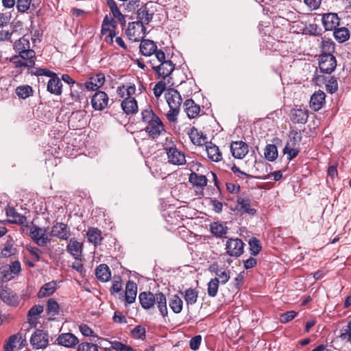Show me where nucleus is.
<instances>
[{
	"mask_svg": "<svg viewBox=\"0 0 351 351\" xmlns=\"http://www.w3.org/2000/svg\"><path fill=\"white\" fill-rule=\"evenodd\" d=\"M141 120L147 125L145 128V132L153 139L157 138L165 132L162 121L150 108L141 112Z\"/></svg>",
	"mask_w": 351,
	"mask_h": 351,
	"instance_id": "1",
	"label": "nucleus"
},
{
	"mask_svg": "<svg viewBox=\"0 0 351 351\" xmlns=\"http://www.w3.org/2000/svg\"><path fill=\"white\" fill-rule=\"evenodd\" d=\"M138 299L143 308L147 310L156 304L160 315L164 317L167 316V298L162 293L142 292L139 294Z\"/></svg>",
	"mask_w": 351,
	"mask_h": 351,
	"instance_id": "2",
	"label": "nucleus"
},
{
	"mask_svg": "<svg viewBox=\"0 0 351 351\" xmlns=\"http://www.w3.org/2000/svg\"><path fill=\"white\" fill-rule=\"evenodd\" d=\"M29 236L34 242L40 247H45L50 242L46 228L33 225L30 228Z\"/></svg>",
	"mask_w": 351,
	"mask_h": 351,
	"instance_id": "3",
	"label": "nucleus"
},
{
	"mask_svg": "<svg viewBox=\"0 0 351 351\" xmlns=\"http://www.w3.org/2000/svg\"><path fill=\"white\" fill-rule=\"evenodd\" d=\"M145 25L141 23L134 21L128 24L125 34L131 41L138 42L145 36Z\"/></svg>",
	"mask_w": 351,
	"mask_h": 351,
	"instance_id": "4",
	"label": "nucleus"
},
{
	"mask_svg": "<svg viewBox=\"0 0 351 351\" xmlns=\"http://www.w3.org/2000/svg\"><path fill=\"white\" fill-rule=\"evenodd\" d=\"M165 150L167 155L168 162L174 165H182L186 163V157L183 152L174 145H167Z\"/></svg>",
	"mask_w": 351,
	"mask_h": 351,
	"instance_id": "5",
	"label": "nucleus"
},
{
	"mask_svg": "<svg viewBox=\"0 0 351 351\" xmlns=\"http://www.w3.org/2000/svg\"><path fill=\"white\" fill-rule=\"evenodd\" d=\"M244 243L240 239H229L226 243L227 254L233 257H239L244 252Z\"/></svg>",
	"mask_w": 351,
	"mask_h": 351,
	"instance_id": "6",
	"label": "nucleus"
},
{
	"mask_svg": "<svg viewBox=\"0 0 351 351\" xmlns=\"http://www.w3.org/2000/svg\"><path fill=\"white\" fill-rule=\"evenodd\" d=\"M30 343L36 350L45 348L49 343L48 335L42 330H36L32 335Z\"/></svg>",
	"mask_w": 351,
	"mask_h": 351,
	"instance_id": "7",
	"label": "nucleus"
},
{
	"mask_svg": "<svg viewBox=\"0 0 351 351\" xmlns=\"http://www.w3.org/2000/svg\"><path fill=\"white\" fill-rule=\"evenodd\" d=\"M337 66V60L334 56L320 55L319 67L322 73L330 74Z\"/></svg>",
	"mask_w": 351,
	"mask_h": 351,
	"instance_id": "8",
	"label": "nucleus"
},
{
	"mask_svg": "<svg viewBox=\"0 0 351 351\" xmlns=\"http://www.w3.org/2000/svg\"><path fill=\"white\" fill-rule=\"evenodd\" d=\"M49 235L62 240H67L71 236L70 228L64 223L57 222L51 228Z\"/></svg>",
	"mask_w": 351,
	"mask_h": 351,
	"instance_id": "9",
	"label": "nucleus"
},
{
	"mask_svg": "<svg viewBox=\"0 0 351 351\" xmlns=\"http://www.w3.org/2000/svg\"><path fill=\"white\" fill-rule=\"evenodd\" d=\"M108 96L105 92L98 90L92 97V107L95 110H103L108 106Z\"/></svg>",
	"mask_w": 351,
	"mask_h": 351,
	"instance_id": "10",
	"label": "nucleus"
},
{
	"mask_svg": "<svg viewBox=\"0 0 351 351\" xmlns=\"http://www.w3.org/2000/svg\"><path fill=\"white\" fill-rule=\"evenodd\" d=\"M26 342L21 334L13 335L9 337L4 346V351H16L21 350L22 346Z\"/></svg>",
	"mask_w": 351,
	"mask_h": 351,
	"instance_id": "11",
	"label": "nucleus"
},
{
	"mask_svg": "<svg viewBox=\"0 0 351 351\" xmlns=\"http://www.w3.org/2000/svg\"><path fill=\"white\" fill-rule=\"evenodd\" d=\"M234 210L242 215H254L256 213V210L251 206L250 199L244 197H237V205Z\"/></svg>",
	"mask_w": 351,
	"mask_h": 351,
	"instance_id": "12",
	"label": "nucleus"
},
{
	"mask_svg": "<svg viewBox=\"0 0 351 351\" xmlns=\"http://www.w3.org/2000/svg\"><path fill=\"white\" fill-rule=\"evenodd\" d=\"M230 151L233 157L242 159L248 153V145L242 141H234L230 145Z\"/></svg>",
	"mask_w": 351,
	"mask_h": 351,
	"instance_id": "13",
	"label": "nucleus"
},
{
	"mask_svg": "<svg viewBox=\"0 0 351 351\" xmlns=\"http://www.w3.org/2000/svg\"><path fill=\"white\" fill-rule=\"evenodd\" d=\"M325 101V93L319 90L312 95L309 101V106L314 111H318L324 106Z\"/></svg>",
	"mask_w": 351,
	"mask_h": 351,
	"instance_id": "14",
	"label": "nucleus"
},
{
	"mask_svg": "<svg viewBox=\"0 0 351 351\" xmlns=\"http://www.w3.org/2000/svg\"><path fill=\"white\" fill-rule=\"evenodd\" d=\"M322 21L326 31L335 29L339 25V18L336 13H326L323 14Z\"/></svg>",
	"mask_w": 351,
	"mask_h": 351,
	"instance_id": "15",
	"label": "nucleus"
},
{
	"mask_svg": "<svg viewBox=\"0 0 351 351\" xmlns=\"http://www.w3.org/2000/svg\"><path fill=\"white\" fill-rule=\"evenodd\" d=\"M165 99L169 106L173 108H180L182 101L180 93L174 88H169L167 90Z\"/></svg>",
	"mask_w": 351,
	"mask_h": 351,
	"instance_id": "16",
	"label": "nucleus"
},
{
	"mask_svg": "<svg viewBox=\"0 0 351 351\" xmlns=\"http://www.w3.org/2000/svg\"><path fill=\"white\" fill-rule=\"evenodd\" d=\"M106 78L104 74L99 73L90 77L86 82L85 86L88 90H96L101 88L105 83Z\"/></svg>",
	"mask_w": 351,
	"mask_h": 351,
	"instance_id": "17",
	"label": "nucleus"
},
{
	"mask_svg": "<svg viewBox=\"0 0 351 351\" xmlns=\"http://www.w3.org/2000/svg\"><path fill=\"white\" fill-rule=\"evenodd\" d=\"M152 68L159 76L165 78L173 71L175 67L171 60H167L161 62L159 65L153 64Z\"/></svg>",
	"mask_w": 351,
	"mask_h": 351,
	"instance_id": "18",
	"label": "nucleus"
},
{
	"mask_svg": "<svg viewBox=\"0 0 351 351\" xmlns=\"http://www.w3.org/2000/svg\"><path fill=\"white\" fill-rule=\"evenodd\" d=\"M5 214L8 217L12 218L8 221L11 223L24 225L27 223L26 217L19 213L12 206L6 207Z\"/></svg>",
	"mask_w": 351,
	"mask_h": 351,
	"instance_id": "19",
	"label": "nucleus"
},
{
	"mask_svg": "<svg viewBox=\"0 0 351 351\" xmlns=\"http://www.w3.org/2000/svg\"><path fill=\"white\" fill-rule=\"evenodd\" d=\"M57 340L60 345L66 348H73L79 343L77 337L70 332L60 335Z\"/></svg>",
	"mask_w": 351,
	"mask_h": 351,
	"instance_id": "20",
	"label": "nucleus"
},
{
	"mask_svg": "<svg viewBox=\"0 0 351 351\" xmlns=\"http://www.w3.org/2000/svg\"><path fill=\"white\" fill-rule=\"evenodd\" d=\"M62 82L57 75L54 73L47 83V90L51 94L60 95L62 94Z\"/></svg>",
	"mask_w": 351,
	"mask_h": 351,
	"instance_id": "21",
	"label": "nucleus"
},
{
	"mask_svg": "<svg viewBox=\"0 0 351 351\" xmlns=\"http://www.w3.org/2000/svg\"><path fill=\"white\" fill-rule=\"evenodd\" d=\"M67 252L77 260H81L82 254V243L75 239H71L66 247Z\"/></svg>",
	"mask_w": 351,
	"mask_h": 351,
	"instance_id": "22",
	"label": "nucleus"
},
{
	"mask_svg": "<svg viewBox=\"0 0 351 351\" xmlns=\"http://www.w3.org/2000/svg\"><path fill=\"white\" fill-rule=\"evenodd\" d=\"M183 108L189 119L195 118L200 112L199 106L197 105L192 99H186L184 102Z\"/></svg>",
	"mask_w": 351,
	"mask_h": 351,
	"instance_id": "23",
	"label": "nucleus"
},
{
	"mask_svg": "<svg viewBox=\"0 0 351 351\" xmlns=\"http://www.w3.org/2000/svg\"><path fill=\"white\" fill-rule=\"evenodd\" d=\"M0 298L8 305L16 306L19 302V296L10 290L0 291Z\"/></svg>",
	"mask_w": 351,
	"mask_h": 351,
	"instance_id": "24",
	"label": "nucleus"
},
{
	"mask_svg": "<svg viewBox=\"0 0 351 351\" xmlns=\"http://www.w3.org/2000/svg\"><path fill=\"white\" fill-rule=\"evenodd\" d=\"M137 294L136 284L131 280H129L125 287V298L128 304H130L134 302Z\"/></svg>",
	"mask_w": 351,
	"mask_h": 351,
	"instance_id": "25",
	"label": "nucleus"
},
{
	"mask_svg": "<svg viewBox=\"0 0 351 351\" xmlns=\"http://www.w3.org/2000/svg\"><path fill=\"white\" fill-rule=\"evenodd\" d=\"M121 108L126 114H134L138 110L137 101L133 97H127L121 102Z\"/></svg>",
	"mask_w": 351,
	"mask_h": 351,
	"instance_id": "26",
	"label": "nucleus"
},
{
	"mask_svg": "<svg viewBox=\"0 0 351 351\" xmlns=\"http://www.w3.org/2000/svg\"><path fill=\"white\" fill-rule=\"evenodd\" d=\"M206 150L207 152V156L208 158L213 162H219L222 159V154L219 151V147L213 144L212 143H209L206 145Z\"/></svg>",
	"mask_w": 351,
	"mask_h": 351,
	"instance_id": "27",
	"label": "nucleus"
},
{
	"mask_svg": "<svg viewBox=\"0 0 351 351\" xmlns=\"http://www.w3.org/2000/svg\"><path fill=\"white\" fill-rule=\"evenodd\" d=\"M157 46L150 40H142L140 45V51L144 56H150L156 51Z\"/></svg>",
	"mask_w": 351,
	"mask_h": 351,
	"instance_id": "28",
	"label": "nucleus"
},
{
	"mask_svg": "<svg viewBox=\"0 0 351 351\" xmlns=\"http://www.w3.org/2000/svg\"><path fill=\"white\" fill-rule=\"evenodd\" d=\"M308 117L306 109H294L291 111V120L295 123H305Z\"/></svg>",
	"mask_w": 351,
	"mask_h": 351,
	"instance_id": "29",
	"label": "nucleus"
},
{
	"mask_svg": "<svg viewBox=\"0 0 351 351\" xmlns=\"http://www.w3.org/2000/svg\"><path fill=\"white\" fill-rule=\"evenodd\" d=\"M210 230L214 236L216 237L221 238L226 236L228 231V228L225 223L216 221L210 223Z\"/></svg>",
	"mask_w": 351,
	"mask_h": 351,
	"instance_id": "30",
	"label": "nucleus"
},
{
	"mask_svg": "<svg viewBox=\"0 0 351 351\" xmlns=\"http://www.w3.org/2000/svg\"><path fill=\"white\" fill-rule=\"evenodd\" d=\"M153 18V13H150L147 7H141L137 10L136 22L142 25L148 24Z\"/></svg>",
	"mask_w": 351,
	"mask_h": 351,
	"instance_id": "31",
	"label": "nucleus"
},
{
	"mask_svg": "<svg viewBox=\"0 0 351 351\" xmlns=\"http://www.w3.org/2000/svg\"><path fill=\"white\" fill-rule=\"evenodd\" d=\"M298 153L299 150L295 147V138H293L287 143L283 149V154L287 155L289 160H291L298 156Z\"/></svg>",
	"mask_w": 351,
	"mask_h": 351,
	"instance_id": "32",
	"label": "nucleus"
},
{
	"mask_svg": "<svg viewBox=\"0 0 351 351\" xmlns=\"http://www.w3.org/2000/svg\"><path fill=\"white\" fill-rule=\"evenodd\" d=\"M88 241L95 245L101 244L102 241L101 232L96 228H88L86 232Z\"/></svg>",
	"mask_w": 351,
	"mask_h": 351,
	"instance_id": "33",
	"label": "nucleus"
},
{
	"mask_svg": "<svg viewBox=\"0 0 351 351\" xmlns=\"http://www.w3.org/2000/svg\"><path fill=\"white\" fill-rule=\"evenodd\" d=\"M56 282L51 281L45 284L39 290L38 293V297L43 298L50 296L56 290Z\"/></svg>",
	"mask_w": 351,
	"mask_h": 351,
	"instance_id": "34",
	"label": "nucleus"
},
{
	"mask_svg": "<svg viewBox=\"0 0 351 351\" xmlns=\"http://www.w3.org/2000/svg\"><path fill=\"white\" fill-rule=\"evenodd\" d=\"M97 278L101 282H107L111 277L109 267L104 264L99 265L95 269Z\"/></svg>",
	"mask_w": 351,
	"mask_h": 351,
	"instance_id": "35",
	"label": "nucleus"
},
{
	"mask_svg": "<svg viewBox=\"0 0 351 351\" xmlns=\"http://www.w3.org/2000/svg\"><path fill=\"white\" fill-rule=\"evenodd\" d=\"M191 141L194 145H202L206 143V137L200 134L197 129L192 128L189 133Z\"/></svg>",
	"mask_w": 351,
	"mask_h": 351,
	"instance_id": "36",
	"label": "nucleus"
},
{
	"mask_svg": "<svg viewBox=\"0 0 351 351\" xmlns=\"http://www.w3.org/2000/svg\"><path fill=\"white\" fill-rule=\"evenodd\" d=\"M30 48L29 40L27 37L23 36L17 40L14 44L13 49L17 53H21L23 51H27Z\"/></svg>",
	"mask_w": 351,
	"mask_h": 351,
	"instance_id": "37",
	"label": "nucleus"
},
{
	"mask_svg": "<svg viewBox=\"0 0 351 351\" xmlns=\"http://www.w3.org/2000/svg\"><path fill=\"white\" fill-rule=\"evenodd\" d=\"M169 305L173 313L178 314L182 310L183 302L178 295H173L169 300Z\"/></svg>",
	"mask_w": 351,
	"mask_h": 351,
	"instance_id": "38",
	"label": "nucleus"
},
{
	"mask_svg": "<svg viewBox=\"0 0 351 351\" xmlns=\"http://www.w3.org/2000/svg\"><path fill=\"white\" fill-rule=\"evenodd\" d=\"M335 38L340 43L347 41L350 38V32L346 27L334 29Z\"/></svg>",
	"mask_w": 351,
	"mask_h": 351,
	"instance_id": "39",
	"label": "nucleus"
},
{
	"mask_svg": "<svg viewBox=\"0 0 351 351\" xmlns=\"http://www.w3.org/2000/svg\"><path fill=\"white\" fill-rule=\"evenodd\" d=\"M189 181L193 184L202 188L207 184V178L205 176L199 175L194 172L190 174Z\"/></svg>",
	"mask_w": 351,
	"mask_h": 351,
	"instance_id": "40",
	"label": "nucleus"
},
{
	"mask_svg": "<svg viewBox=\"0 0 351 351\" xmlns=\"http://www.w3.org/2000/svg\"><path fill=\"white\" fill-rule=\"evenodd\" d=\"M335 45L330 39L323 40L321 46V55H330L333 56L332 53L335 50Z\"/></svg>",
	"mask_w": 351,
	"mask_h": 351,
	"instance_id": "41",
	"label": "nucleus"
},
{
	"mask_svg": "<svg viewBox=\"0 0 351 351\" xmlns=\"http://www.w3.org/2000/svg\"><path fill=\"white\" fill-rule=\"evenodd\" d=\"M265 157L269 161H274L278 157V149L275 145L269 144L265 149Z\"/></svg>",
	"mask_w": 351,
	"mask_h": 351,
	"instance_id": "42",
	"label": "nucleus"
},
{
	"mask_svg": "<svg viewBox=\"0 0 351 351\" xmlns=\"http://www.w3.org/2000/svg\"><path fill=\"white\" fill-rule=\"evenodd\" d=\"M32 88L29 85L20 86L16 88V94L23 99L32 95Z\"/></svg>",
	"mask_w": 351,
	"mask_h": 351,
	"instance_id": "43",
	"label": "nucleus"
},
{
	"mask_svg": "<svg viewBox=\"0 0 351 351\" xmlns=\"http://www.w3.org/2000/svg\"><path fill=\"white\" fill-rule=\"evenodd\" d=\"M184 300L187 305H193L196 303L197 292L193 289H188L184 291Z\"/></svg>",
	"mask_w": 351,
	"mask_h": 351,
	"instance_id": "44",
	"label": "nucleus"
},
{
	"mask_svg": "<svg viewBox=\"0 0 351 351\" xmlns=\"http://www.w3.org/2000/svg\"><path fill=\"white\" fill-rule=\"evenodd\" d=\"M219 280L217 278H212L208 283V294L210 297H215L217 294Z\"/></svg>",
	"mask_w": 351,
	"mask_h": 351,
	"instance_id": "45",
	"label": "nucleus"
},
{
	"mask_svg": "<svg viewBox=\"0 0 351 351\" xmlns=\"http://www.w3.org/2000/svg\"><path fill=\"white\" fill-rule=\"evenodd\" d=\"M47 314L50 316H55L59 313V304L53 299H49L47 302Z\"/></svg>",
	"mask_w": 351,
	"mask_h": 351,
	"instance_id": "46",
	"label": "nucleus"
},
{
	"mask_svg": "<svg viewBox=\"0 0 351 351\" xmlns=\"http://www.w3.org/2000/svg\"><path fill=\"white\" fill-rule=\"evenodd\" d=\"M250 254L253 256H256L261 250L260 241L255 237H252L249 241Z\"/></svg>",
	"mask_w": 351,
	"mask_h": 351,
	"instance_id": "47",
	"label": "nucleus"
},
{
	"mask_svg": "<svg viewBox=\"0 0 351 351\" xmlns=\"http://www.w3.org/2000/svg\"><path fill=\"white\" fill-rule=\"evenodd\" d=\"M14 278L13 275L9 271L8 265H3L0 267V283L8 282Z\"/></svg>",
	"mask_w": 351,
	"mask_h": 351,
	"instance_id": "48",
	"label": "nucleus"
},
{
	"mask_svg": "<svg viewBox=\"0 0 351 351\" xmlns=\"http://www.w3.org/2000/svg\"><path fill=\"white\" fill-rule=\"evenodd\" d=\"M44 308L42 305H35L28 311V317L29 322H32L33 319H36L41 313L43 312Z\"/></svg>",
	"mask_w": 351,
	"mask_h": 351,
	"instance_id": "49",
	"label": "nucleus"
},
{
	"mask_svg": "<svg viewBox=\"0 0 351 351\" xmlns=\"http://www.w3.org/2000/svg\"><path fill=\"white\" fill-rule=\"evenodd\" d=\"M215 275L217 276V278L219 279V282L222 285L226 284L230 278V272L222 269H217L215 271Z\"/></svg>",
	"mask_w": 351,
	"mask_h": 351,
	"instance_id": "50",
	"label": "nucleus"
},
{
	"mask_svg": "<svg viewBox=\"0 0 351 351\" xmlns=\"http://www.w3.org/2000/svg\"><path fill=\"white\" fill-rule=\"evenodd\" d=\"M31 2L32 0H17L16 3L18 12L24 13L27 11L30 7Z\"/></svg>",
	"mask_w": 351,
	"mask_h": 351,
	"instance_id": "51",
	"label": "nucleus"
},
{
	"mask_svg": "<svg viewBox=\"0 0 351 351\" xmlns=\"http://www.w3.org/2000/svg\"><path fill=\"white\" fill-rule=\"evenodd\" d=\"M77 351H98V348L94 343L83 342L78 346Z\"/></svg>",
	"mask_w": 351,
	"mask_h": 351,
	"instance_id": "52",
	"label": "nucleus"
},
{
	"mask_svg": "<svg viewBox=\"0 0 351 351\" xmlns=\"http://www.w3.org/2000/svg\"><path fill=\"white\" fill-rule=\"evenodd\" d=\"M9 271L12 273L13 276L19 275L21 271V263L19 261H14L8 265Z\"/></svg>",
	"mask_w": 351,
	"mask_h": 351,
	"instance_id": "53",
	"label": "nucleus"
},
{
	"mask_svg": "<svg viewBox=\"0 0 351 351\" xmlns=\"http://www.w3.org/2000/svg\"><path fill=\"white\" fill-rule=\"evenodd\" d=\"M326 90L330 93H335L338 88L337 80L334 77H331L326 84Z\"/></svg>",
	"mask_w": 351,
	"mask_h": 351,
	"instance_id": "54",
	"label": "nucleus"
},
{
	"mask_svg": "<svg viewBox=\"0 0 351 351\" xmlns=\"http://www.w3.org/2000/svg\"><path fill=\"white\" fill-rule=\"evenodd\" d=\"M132 334L134 338L143 339L145 337V330L141 326H137L132 330Z\"/></svg>",
	"mask_w": 351,
	"mask_h": 351,
	"instance_id": "55",
	"label": "nucleus"
},
{
	"mask_svg": "<svg viewBox=\"0 0 351 351\" xmlns=\"http://www.w3.org/2000/svg\"><path fill=\"white\" fill-rule=\"evenodd\" d=\"M165 88H166L165 83L162 81L158 82L154 86V88L153 89L154 94L155 97L157 98L160 97L161 95L162 94V93L164 92V90H165Z\"/></svg>",
	"mask_w": 351,
	"mask_h": 351,
	"instance_id": "56",
	"label": "nucleus"
},
{
	"mask_svg": "<svg viewBox=\"0 0 351 351\" xmlns=\"http://www.w3.org/2000/svg\"><path fill=\"white\" fill-rule=\"evenodd\" d=\"M297 315V312L294 311H287L280 316V321L282 324H285L292 320Z\"/></svg>",
	"mask_w": 351,
	"mask_h": 351,
	"instance_id": "57",
	"label": "nucleus"
},
{
	"mask_svg": "<svg viewBox=\"0 0 351 351\" xmlns=\"http://www.w3.org/2000/svg\"><path fill=\"white\" fill-rule=\"evenodd\" d=\"M180 108L169 107V110L167 113V117L170 122H175L177 120Z\"/></svg>",
	"mask_w": 351,
	"mask_h": 351,
	"instance_id": "58",
	"label": "nucleus"
},
{
	"mask_svg": "<svg viewBox=\"0 0 351 351\" xmlns=\"http://www.w3.org/2000/svg\"><path fill=\"white\" fill-rule=\"evenodd\" d=\"M18 56L25 61L34 58L36 56V53L34 50L29 48V49H27V51H23L21 53H19Z\"/></svg>",
	"mask_w": 351,
	"mask_h": 351,
	"instance_id": "59",
	"label": "nucleus"
},
{
	"mask_svg": "<svg viewBox=\"0 0 351 351\" xmlns=\"http://www.w3.org/2000/svg\"><path fill=\"white\" fill-rule=\"evenodd\" d=\"M9 240L7 241V244L5 246L2 247L3 251L6 256V257L10 256L13 254V243L12 240L10 237H8Z\"/></svg>",
	"mask_w": 351,
	"mask_h": 351,
	"instance_id": "60",
	"label": "nucleus"
},
{
	"mask_svg": "<svg viewBox=\"0 0 351 351\" xmlns=\"http://www.w3.org/2000/svg\"><path fill=\"white\" fill-rule=\"evenodd\" d=\"M340 337L342 340L351 343V321L348 323V328L341 332Z\"/></svg>",
	"mask_w": 351,
	"mask_h": 351,
	"instance_id": "61",
	"label": "nucleus"
},
{
	"mask_svg": "<svg viewBox=\"0 0 351 351\" xmlns=\"http://www.w3.org/2000/svg\"><path fill=\"white\" fill-rule=\"evenodd\" d=\"M111 12L113 16L116 18L121 23L122 25H125L126 21L125 20V16L121 14L118 7L112 10Z\"/></svg>",
	"mask_w": 351,
	"mask_h": 351,
	"instance_id": "62",
	"label": "nucleus"
},
{
	"mask_svg": "<svg viewBox=\"0 0 351 351\" xmlns=\"http://www.w3.org/2000/svg\"><path fill=\"white\" fill-rule=\"evenodd\" d=\"M80 332L85 337L94 336V332L93 330L86 324H81L79 326Z\"/></svg>",
	"mask_w": 351,
	"mask_h": 351,
	"instance_id": "63",
	"label": "nucleus"
},
{
	"mask_svg": "<svg viewBox=\"0 0 351 351\" xmlns=\"http://www.w3.org/2000/svg\"><path fill=\"white\" fill-rule=\"evenodd\" d=\"M202 341V337L200 335L193 337L190 340V348L191 350H196L199 348Z\"/></svg>",
	"mask_w": 351,
	"mask_h": 351,
	"instance_id": "64",
	"label": "nucleus"
}]
</instances>
